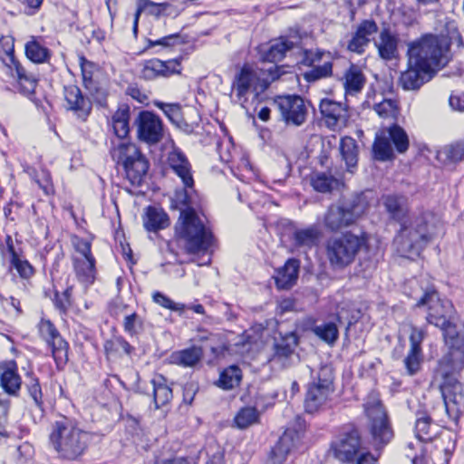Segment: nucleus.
I'll return each instance as SVG.
<instances>
[{
    "instance_id": "nucleus-1",
    "label": "nucleus",
    "mask_w": 464,
    "mask_h": 464,
    "mask_svg": "<svg viewBox=\"0 0 464 464\" xmlns=\"http://www.w3.org/2000/svg\"><path fill=\"white\" fill-rule=\"evenodd\" d=\"M171 206L180 211L175 225V235L188 254L207 252L213 244V234L196 211L198 195L194 184L177 189L171 199Z\"/></svg>"
},
{
    "instance_id": "nucleus-2",
    "label": "nucleus",
    "mask_w": 464,
    "mask_h": 464,
    "mask_svg": "<svg viewBox=\"0 0 464 464\" xmlns=\"http://www.w3.org/2000/svg\"><path fill=\"white\" fill-rule=\"evenodd\" d=\"M48 440L60 459L75 461L86 453L92 434L82 429L76 419L58 415L51 422Z\"/></svg>"
},
{
    "instance_id": "nucleus-3",
    "label": "nucleus",
    "mask_w": 464,
    "mask_h": 464,
    "mask_svg": "<svg viewBox=\"0 0 464 464\" xmlns=\"http://www.w3.org/2000/svg\"><path fill=\"white\" fill-rule=\"evenodd\" d=\"M450 46L448 37L426 34L410 45L409 63L432 73L435 69L444 67L449 63Z\"/></svg>"
},
{
    "instance_id": "nucleus-4",
    "label": "nucleus",
    "mask_w": 464,
    "mask_h": 464,
    "mask_svg": "<svg viewBox=\"0 0 464 464\" xmlns=\"http://www.w3.org/2000/svg\"><path fill=\"white\" fill-rule=\"evenodd\" d=\"M366 192L342 197L326 209L323 224L326 230L338 232L356 224L369 208Z\"/></svg>"
},
{
    "instance_id": "nucleus-5",
    "label": "nucleus",
    "mask_w": 464,
    "mask_h": 464,
    "mask_svg": "<svg viewBox=\"0 0 464 464\" xmlns=\"http://www.w3.org/2000/svg\"><path fill=\"white\" fill-rule=\"evenodd\" d=\"M432 216L430 213L410 218L401 224V229L394 238V245L397 251L404 256H419L431 240L430 219Z\"/></svg>"
},
{
    "instance_id": "nucleus-6",
    "label": "nucleus",
    "mask_w": 464,
    "mask_h": 464,
    "mask_svg": "<svg viewBox=\"0 0 464 464\" xmlns=\"http://www.w3.org/2000/svg\"><path fill=\"white\" fill-rule=\"evenodd\" d=\"M304 372H308L312 379L306 387L304 410L313 414L325 408L334 392V369L329 364H324L314 371L305 365Z\"/></svg>"
},
{
    "instance_id": "nucleus-7",
    "label": "nucleus",
    "mask_w": 464,
    "mask_h": 464,
    "mask_svg": "<svg viewBox=\"0 0 464 464\" xmlns=\"http://www.w3.org/2000/svg\"><path fill=\"white\" fill-rule=\"evenodd\" d=\"M110 154L117 164L122 165L126 177L132 186L141 185L149 170L150 162L135 143L111 140Z\"/></svg>"
},
{
    "instance_id": "nucleus-8",
    "label": "nucleus",
    "mask_w": 464,
    "mask_h": 464,
    "mask_svg": "<svg viewBox=\"0 0 464 464\" xmlns=\"http://www.w3.org/2000/svg\"><path fill=\"white\" fill-rule=\"evenodd\" d=\"M363 235L346 232L326 241V256L333 266L344 267L351 264L358 252L366 245Z\"/></svg>"
},
{
    "instance_id": "nucleus-9",
    "label": "nucleus",
    "mask_w": 464,
    "mask_h": 464,
    "mask_svg": "<svg viewBox=\"0 0 464 464\" xmlns=\"http://www.w3.org/2000/svg\"><path fill=\"white\" fill-rule=\"evenodd\" d=\"M364 411L369 420L371 443L375 451H381L394 436L387 413L380 401L366 402Z\"/></svg>"
},
{
    "instance_id": "nucleus-10",
    "label": "nucleus",
    "mask_w": 464,
    "mask_h": 464,
    "mask_svg": "<svg viewBox=\"0 0 464 464\" xmlns=\"http://www.w3.org/2000/svg\"><path fill=\"white\" fill-rule=\"evenodd\" d=\"M362 440L359 430L354 426L343 428L331 443L334 457L342 463L353 464L360 457Z\"/></svg>"
},
{
    "instance_id": "nucleus-11",
    "label": "nucleus",
    "mask_w": 464,
    "mask_h": 464,
    "mask_svg": "<svg viewBox=\"0 0 464 464\" xmlns=\"http://www.w3.org/2000/svg\"><path fill=\"white\" fill-rule=\"evenodd\" d=\"M416 306H425L427 309V322L438 328L453 319L454 309L452 304L450 301L440 299L438 292L433 288L424 292Z\"/></svg>"
},
{
    "instance_id": "nucleus-12",
    "label": "nucleus",
    "mask_w": 464,
    "mask_h": 464,
    "mask_svg": "<svg viewBox=\"0 0 464 464\" xmlns=\"http://www.w3.org/2000/svg\"><path fill=\"white\" fill-rule=\"evenodd\" d=\"M38 331L40 337L50 348L57 368L63 367L68 361V343L62 337L58 329L49 319H41L38 324Z\"/></svg>"
},
{
    "instance_id": "nucleus-13",
    "label": "nucleus",
    "mask_w": 464,
    "mask_h": 464,
    "mask_svg": "<svg viewBox=\"0 0 464 464\" xmlns=\"http://www.w3.org/2000/svg\"><path fill=\"white\" fill-rule=\"evenodd\" d=\"M274 105L286 125L299 127L305 122L308 111L304 101L300 96H278L274 100Z\"/></svg>"
},
{
    "instance_id": "nucleus-14",
    "label": "nucleus",
    "mask_w": 464,
    "mask_h": 464,
    "mask_svg": "<svg viewBox=\"0 0 464 464\" xmlns=\"http://www.w3.org/2000/svg\"><path fill=\"white\" fill-rule=\"evenodd\" d=\"M262 76L258 70L249 64H244L238 72L236 73L232 82V91L235 92L237 102L244 106L247 102V93L254 92L258 95L261 91Z\"/></svg>"
},
{
    "instance_id": "nucleus-15",
    "label": "nucleus",
    "mask_w": 464,
    "mask_h": 464,
    "mask_svg": "<svg viewBox=\"0 0 464 464\" xmlns=\"http://www.w3.org/2000/svg\"><path fill=\"white\" fill-rule=\"evenodd\" d=\"M298 345V337L295 332L282 335L274 343V353L271 362L283 369L289 368L299 362V354L295 353Z\"/></svg>"
},
{
    "instance_id": "nucleus-16",
    "label": "nucleus",
    "mask_w": 464,
    "mask_h": 464,
    "mask_svg": "<svg viewBox=\"0 0 464 464\" xmlns=\"http://www.w3.org/2000/svg\"><path fill=\"white\" fill-rule=\"evenodd\" d=\"M134 124L137 126L139 140L148 144H156L161 140L162 122L155 113L149 111H140Z\"/></svg>"
},
{
    "instance_id": "nucleus-17",
    "label": "nucleus",
    "mask_w": 464,
    "mask_h": 464,
    "mask_svg": "<svg viewBox=\"0 0 464 464\" xmlns=\"http://www.w3.org/2000/svg\"><path fill=\"white\" fill-rule=\"evenodd\" d=\"M410 329L409 340L411 347L403 362L409 375H414L420 370V365L423 362L421 343L427 335V332L424 328H420L413 324L410 325Z\"/></svg>"
},
{
    "instance_id": "nucleus-18",
    "label": "nucleus",
    "mask_w": 464,
    "mask_h": 464,
    "mask_svg": "<svg viewBox=\"0 0 464 464\" xmlns=\"http://www.w3.org/2000/svg\"><path fill=\"white\" fill-rule=\"evenodd\" d=\"M63 95L66 102V109L73 111L78 119L85 121L92 109L91 101L74 84L64 86Z\"/></svg>"
},
{
    "instance_id": "nucleus-19",
    "label": "nucleus",
    "mask_w": 464,
    "mask_h": 464,
    "mask_svg": "<svg viewBox=\"0 0 464 464\" xmlns=\"http://www.w3.org/2000/svg\"><path fill=\"white\" fill-rule=\"evenodd\" d=\"M167 164L184 186L189 187L194 184L191 164L180 149L174 147L168 153Z\"/></svg>"
},
{
    "instance_id": "nucleus-20",
    "label": "nucleus",
    "mask_w": 464,
    "mask_h": 464,
    "mask_svg": "<svg viewBox=\"0 0 464 464\" xmlns=\"http://www.w3.org/2000/svg\"><path fill=\"white\" fill-rule=\"evenodd\" d=\"M319 110L328 127L334 128L347 121V111L341 102L325 98L321 100Z\"/></svg>"
},
{
    "instance_id": "nucleus-21",
    "label": "nucleus",
    "mask_w": 464,
    "mask_h": 464,
    "mask_svg": "<svg viewBox=\"0 0 464 464\" xmlns=\"http://www.w3.org/2000/svg\"><path fill=\"white\" fill-rule=\"evenodd\" d=\"M179 63L178 60L163 62L159 59H151L145 62L141 73L144 79L152 80L159 76L167 77L179 72Z\"/></svg>"
},
{
    "instance_id": "nucleus-22",
    "label": "nucleus",
    "mask_w": 464,
    "mask_h": 464,
    "mask_svg": "<svg viewBox=\"0 0 464 464\" xmlns=\"http://www.w3.org/2000/svg\"><path fill=\"white\" fill-rule=\"evenodd\" d=\"M398 42V37L392 33L390 28L384 27L373 44L378 50L379 56L384 61H391L397 56Z\"/></svg>"
},
{
    "instance_id": "nucleus-23",
    "label": "nucleus",
    "mask_w": 464,
    "mask_h": 464,
    "mask_svg": "<svg viewBox=\"0 0 464 464\" xmlns=\"http://www.w3.org/2000/svg\"><path fill=\"white\" fill-rule=\"evenodd\" d=\"M0 384L9 395H16L21 388L22 380L14 361L0 365Z\"/></svg>"
},
{
    "instance_id": "nucleus-24",
    "label": "nucleus",
    "mask_w": 464,
    "mask_h": 464,
    "mask_svg": "<svg viewBox=\"0 0 464 464\" xmlns=\"http://www.w3.org/2000/svg\"><path fill=\"white\" fill-rule=\"evenodd\" d=\"M300 261L296 258H289L284 266L278 268L274 276L276 285L279 289H289L298 278Z\"/></svg>"
},
{
    "instance_id": "nucleus-25",
    "label": "nucleus",
    "mask_w": 464,
    "mask_h": 464,
    "mask_svg": "<svg viewBox=\"0 0 464 464\" xmlns=\"http://www.w3.org/2000/svg\"><path fill=\"white\" fill-rule=\"evenodd\" d=\"M297 434L292 430H287L279 438L276 444L272 448L268 459L269 464H283L287 455L295 446V438Z\"/></svg>"
},
{
    "instance_id": "nucleus-26",
    "label": "nucleus",
    "mask_w": 464,
    "mask_h": 464,
    "mask_svg": "<svg viewBox=\"0 0 464 464\" xmlns=\"http://www.w3.org/2000/svg\"><path fill=\"white\" fill-rule=\"evenodd\" d=\"M431 72H424L417 66H411L401 74L399 84L406 91L419 90L426 82L431 78Z\"/></svg>"
},
{
    "instance_id": "nucleus-27",
    "label": "nucleus",
    "mask_w": 464,
    "mask_h": 464,
    "mask_svg": "<svg viewBox=\"0 0 464 464\" xmlns=\"http://www.w3.org/2000/svg\"><path fill=\"white\" fill-rule=\"evenodd\" d=\"M130 107L122 103L119 105L116 111L112 114L111 119V126L114 135L120 140H123L129 136L130 126Z\"/></svg>"
},
{
    "instance_id": "nucleus-28",
    "label": "nucleus",
    "mask_w": 464,
    "mask_h": 464,
    "mask_svg": "<svg viewBox=\"0 0 464 464\" xmlns=\"http://www.w3.org/2000/svg\"><path fill=\"white\" fill-rule=\"evenodd\" d=\"M321 232L315 225L305 228H295L291 236L293 246L296 248L310 249L317 245Z\"/></svg>"
},
{
    "instance_id": "nucleus-29",
    "label": "nucleus",
    "mask_w": 464,
    "mask_h": 464,
    "mask_svg": "<svg viewBox=\"0 0 464 464\" xmlns=\"http://www.w3.org/2000/svg\"><path fill=\"white\" fill-rule=\"evenodd\" d=\"M169 219L167 213L161 208L149 206L145 209L143 226L147 231L157 232L169 227Z\"/></svg>"
},
{
    "instance_id": "nucleus-30",
    "label": "nucleus",
    "mask_w": 464,
    "mask_h": 464,
    "mask_svg": "<svg viewBox=\"0 0 464 464\" xmlns=\"http://www.w3.org/2000/svg\"><path fill=\"white\" fill-rule=\"evenodd\" d=\"M95 258L76 257L73 259V267L77 279L84 285L93 284L96 278Z\"/></svg>"
},
{
    "instance_id": "nucleus-31",
    "label": "nucleus",
    "mask_w": 464,
    "mask_h": 464,
    "mask_svg": "<svg viewBox=\"0 0 464 464\" xmlns=\"http://www.w3.org/2000/svg\"><path fill=\"white\" fill-rule=\"evenodd\" d=\"M343 81L345 94L355 95L362 90L366 79L358 66L351 64L344 72Z\"/></svg>"
},
{
    "instance_id": "nucleus-32",
    "label": "nucleus",
    "mask_w": 464,
    "mask_h": 464,
    "mask_svg": "<svg viewBox=\"0 0 464 464\" xmlns=\"http://www.w3.org/2000/svg\"><path fill=\"white\" fill-rule=\"evenodd\" d=\"M153 401L156 409L167 405L173 398L172 389L168 385L163 375H157L151 380Z\"/></svg>"
},
{
    "instance_id": "nucleus-33",
    "label": "nucleus",
    "mask_w": 464,
    "mask_h": 464,
    "mask_svg": "<svg viewBox=\"0 0 464 464\" xmlns=\"http://www.w3.org/2000/svg\"><path fill=\"white\" fill-rule=\"evenodd\" d=\"M340 153L344 160L347 170L354 172L358 162V145L356 140L351 137H344L340 141Z\"/></svg>"
},
{
    "instance_id": "nucleus-34",
    "label": "nucleus",
    "mask_w": 464,
    "mask_h": 464,
    "mask_svg": "<svg viewBox=\"0 0 464 464\" xmlns=\"http://www.w3.org/2000/svg\"><path fill=\"white\" fill-rule=\"evenodd\" d=\"M383 204L391 218L400 224L408 219L406 218L408 209L405 205L404 198L389 195L384 198Z\"/></svg>"
},
{
    "instance_id": "nucleus-35",
    "label": "nucleus",
    "mask_w": 464,
    "mask_h": 464,
    "mask_svg": "<svg viewBox=\"0 0 464 464\" xmlns=\"http://www.w3.org/2000/svg\"><path fill=\"white\" fill-rule=\"evenodd\" d=\"M439 328L442 331L444 342L450 350H464V334L457 329L452 320Z\"/></svg>"
},
{
    "instance_id": "nucleus-36",
    "label": "nucleus",
    "mask_w": 464,
    "mask_h": 464,
    "mask_svg": "<svg viewBox=\"0 0 464 464\" xmlns=\"http://www.w3.org/2000/svg\"><path fill=\"white\" fill-rule=\"evenodd\" d=\"M203 356V351L200 347L192 346L172 353V361L184 367L195 366Z\"/></svg>"
},
{
    "instance_id": "nucleus-37",
    "label": "nucleus",
    "mask_w": 464,
    "mask_h": 464,
    "mask_svg": "<svg viewBox=\"0 0 464 464\" xmlns=\"http://www.w3.org/2000/svg\"><path fill=\"white\" fill-rule=\"evenodd\" d=\"M310 184L319 193H330L338 185V180L330 173L315 171L311 174Z\"/></svg>"
},
{
    "instance_id": "nucleus-38",
    "label": "nucleus",
    "mask_w": 464,
    "mask_h": 464,
    "mask_svg": "<svg viewBox=\"0 0 464 464\" xmlns=\"http://www.w3.org/2000/svg\"><path fill=\"white\" fill-rule=\"evenodd\" d=\"M373 158L379 161H387L393 158V150L385 131L376 134L372 144Z\"/></svg>"
},
{
    "instance_id": "nucleus-39",
    "label": "nucleus",
    "mask_w": 464,
    "mask_h": 464,
    "mask_svg": "<svg viewBox=\"0 0 464 464\" xmlns=\"http://www.w3.org/2000/svg\"><path fill=\"white\" fill-rule=\"evenodd\" d=\"M241 370L239 367L232 365L221 372L216 384L218 387L225 391H229L237 387L241 382Z\"/></svg>"
},
{
    "instance_id": "nucleus-40",
    "label": "nucleus",
    "mask_w": 464,
    "mask_h": 464,
    "mask_svg": "<svg viewBox=\"0 0 464 464\" xmlns=\"http://www.w3.org/2000/svg\"><path fill=\"white\" fill-rule=\"evenodd\" d=\"M294 46V42L286 37H281L269 47L264 59L271 63L279 62L285 58V53L292 50Z\"/></svg>"
},
{
    "instance_id": "nucleus-41",
    "label": "nucleus",
    "mask_w": 464,
    "mask_h": 464,
    "mask_svg": "<svg viewBox=\"0 0 464 464\" xmlns=\"http://www.w3.org/2000/svg\"><path fill=\"white\" fill-rule=\"evenodd\" d=\"M386 132L390 142H392L399 153H404L408 150L410 141L408 134L403 128L394 123L387 128Z\"/></svg>"
},
{
    "instance_id": "nucleus-42",
    "label": "nucleus",
    "mask_w": 464,
    "mask_h": 464,
    "mask_svg": "<svg viewBox=\"0 0 464 464\" xmlns=\"http://www.w3.org/2000/svg\"><path fill=\"white\" fill-rule=\"evenodd\" d=\"M438 159L444 163H457L464 159V141H457L443 147L438 152Z\"/></svg>"
},
{
    "instance_id": "nucleus-43",
    "label": "nucleus",
    "mask_w": 464,
    "mask_h": 464,
    "mask_svg": "<svg viewBox=\"0 0 464 464\" xmlns=\"http://www.w3.org/2000/svg\"><path fill=\"white\" fill-rule=\"evenodd\" d=\"M434 458L439 464H448L455 449V441L450 436L441 437L435 444Z\"/></svg>"
},
{
    "instance_id": "nucleus-44",
    "label": "nucleus",
    "mask_w": 464,
    "mask_h": 464,
    "mask_svg": "<svg viewBox=\"0 0 464 464\" xmlns=\"http://www.w3.org/2000/svg\"><path fill=\"white\" fill-rule=\"evenodd\" d=\"M432 419L426 412L418 411L415 422L416 438L420 441L431 440L433 434L431 431Z\"/></svg>"
},
{
    "instance_id": "nucleus-45",
    "label": "nucleus",
    "mask_w": 464,
    "mask_h": 464,
    "mask_svg": "<svg viewBox=\"0 0 464 464\" xmlns=\"http://www.w3.org/2000/svg\"><path fill=\"white\" fill-rule=\"evenodd\" d=\"M25 54L30 61L35 63H44L50 56L49 50L42 45L34 37H32V40L26 43Z\"/></svg>"
},
{
    "instance_id": "nucleus-46",
    "label": "nucleus",
    "mask_w": 464,
    "mask_h": 464,
    "mask_svg": "<svg viewBox=\"0 0 464 464\" xmlns=\"http://www.w3.org/2000/svg\"><path fill=\"white\" fill-rule=\"evenodd\" d=\"M313 333L321 340L331 345L334 344L339 337L337 325L333 322L314 326Z\"/></svg>"
},
{
    "instance_id": "nucleus-47",
    "label": "nucleus",
    "mask_w": 464,
    "mask_h": 464,
    "mask_svg": "<svg viewBox=\"0 0 464 464\" xmlns=\"http://www.w3.org/2000/svg\"><path fill=\"white\" fill-rule=\"evenodd\" d=\"M312 68L303 73L307 82H314L321 79L330 77L333 74V63L325 62L322 65H311Z\"/></svg>"
},
{
    "instance_id": "nucleus-48",
    "label": "nucleus",
    "mask_w": 464,
    "mask_h": 464,
    "mask_svg": "<svg viewBox=\"0 0 464 464\" xmlns=\"http://www.w3.org/2000/svg\"><path fill=\"white\" fill-rule=\"evenodd\" d=\"M25 387L29 396L34 401V405L41 411H44L43 392L38 378L34 374H28Z\"/></svg>"
},
{
    "instance_id": "nucleus-49",
    "label": "nucleus",
    "mask_w": 464,
    "mask_h": 464,
    "mask_svg": "<svg viewBox=\"0 0 464 464\" xmlns=\"http://www.w3.org/2000/svg\"><path fill=\"white\" fill-rule=\"evenodd\" d=\"M260 72V75L262 76L261 83V91H266L269 88L270 84L280 79V77L286 73L285 66H278V65H272L269 68L266 70H258Z\"/></svg>"
},
{
    "instance_id": "nucleus-50",
    "label": "nucleus",
    "mask_w": 464,
    "mask_h": 464,
    "mask_svg": "<svg viewBox=\"0 0 464 464\" xmlns=\"http://www.w3.org/2000/svg\"><path fill=\"white\" fill-rule=\"evenodd\" d=\"M374 111L383 119H395L399 113L398 102L392 99H383L373 106Z\"/></svg>"
},
{
    "instance_id": "nucleus-51",
    "label": "nucleus",
    "mask_w": 464,
    "mask_h": 464,
    "mask_svg": "<svg viewBox=\"0 0 464 464\" xmlns=\"http://www.w3.org/2000/svg\"><path fill=\"white\" fill-rule=\"evenodd\" d=\"M84 87L86 90H88L91 96L99 106L103 108L107 107L108 92L106 88L102 86L95 80L87 81L86 84H84Z\"/></svg>"
},
{
    "instance_id": "nucleus-52",
    "label": "nucleus",
    "mask_w": 464,
    "mask_h": 464,
    "mask_svg": "<svg viewBox=\"0 0 464 464\" xmlns=\"http://www.w3.org/2000/svg\"><path fill=\"white\" fill-rule=\"evenodd\" d=\"M258 420V413L253 407L242 408L235 417V423L239 429H246L256 423Z\"/></svg>"
},
{
    "instance_id": "nucleus-53",
    "label": "nucleus",
    "mask_w": 464,
    "mask_h": 464,
    "mask_svg": "<svg viewBox=\"0 0 464 464\" xmlns=\"http://www.w3.org/2000/svg\"><path fill=\"white\" fill-rule=\"evenodd\" d=\"M124 331L130 336H135L143 331V319L137 314H128L123 319Z\"/></svg>"
},
{
    "instance_id": "nucleus-54",
    "label": "nucleus",
    "mask_w": 464,
    "mask_h": 464,
    "mask_svg": "<svg viewBox=\"0 0 464 464\" xmlns=\"http://www.w3.org/2000/svg\"><path fill=\"white\" fill-rule=\"evenodd\" d=\"M8 249L12 256L11 263L13 266L17 270L21 277L29 278L34 274L33 266L28 261L19 258L12 245L8 246Z\"/></svg>"
},
{
    "instance_id": "nucleus-55",
    "label": "nucleus",
    "mask_w": 464,
    "mask_h": 464,
    "mask_svg": "<svg viewBox=\"0 0 464 464\" xmlns=\"http://www.w3.org/2000/svg\"><path fill=\"white\" fill-rule=\"evenodd\" d=\"M379 27L373 19H364L356 27L355 33L370 44L372 37L378 33Z\"/></svg>"
},
{
    "instance_id": "nucleus-56",
    "label": "nucleus",
    "mask_w": 464,
    "mask_h": 464,
    "mask_svg": "<svg viewBox=\"0 0 464 464\" xmlns=\"http://www.w3.org/2000/svg\"><path fill=\"white\" fill-rule=\"evenodd\" d=\"M152 300L159 305L170 311L179 312V314L183 313L186 308L184 304L176 303L172 301L169 296L159 291L153 293Z\"/></svg>"
},
{
    "instance_id": "nucleus-57",
    "label": "nucleus",
    "mask_w": 464,
    "mask_h": 464,
    "mask_svg": "<svg viewBox=\"0 0 464 464\" xmlns=\"http://www.w3.org/2000/svg\"><path fill=\"white\" fill-rule=\"evenodd\" d=\"M460 389L461 385L459 383H455L452 387L445 386L441 388L442 397L447 411L450 409V403L455 405L460 403L462 396L460 394H457V392L460 391Z\"/></svg>"
},
{
    "instance_id": "nucleus-58",
    "label": "nucleus",
    "mask_w": 464,
    "mask_h": 464,
    "mask_svg": "<svg viewBox=\"0 0 464 464\" xmlns=\"http://www.w3.org/2000/svg\"><path fill=\"white\" fill-rule=\"evenodd\" d=\"M443 361L453 372L461 371L464 368V350H450Z\"/></svg>"
},
{
    "instance_id": "nucleus-59",
    "label": "nucleus",
    "mask_w": 464,
    "mask_h": 464,
    "mask_svg": "<svg viewBox=\"0 0 464 464\" xmlns=\"http://www.w3.org/2000/svg\"><path fill=\"white\" fill-rule=\"evenodd\" d=\"M157 107L161 109L165 115L174 123L179 124L182 121L181 106L179 103L156 102Z\"/></svg>"
},
{
    "instance_id": "nucleus-60",
    "label": "nucleus",
    "mask_w": 464,
    "mask_h": 464,
    "mask_svg": "<svg viewBox=\"0 0 464 464\" xmlns=\"http://www.w3.org/2000/svg\"><path fill=\"white\" fill-rule=\"evenodd\" d=\"M180 39L181 35L179 34H169L158 40L148 39L147 48H152L158 45L162 46L164 48L174 46L175 44L183 43V41H181Z\"/></svg>"
},
{
    "instance_id": "nucleus-61",
    "label": "nucleus",
    "mask_w": 464,
    "mask_h": 464,
    "mask_svg": "<svg viewBox=\"0 0 464 464\" xmlns=\"http://www.w3.org/2000/svg\"><path fill=\"white\" fill-rule=\"evenodd\" d=\"M72 288H66L63 293L56 292L54 295V305L61 313H66L71 305Z\"/></svg>"
},
{
    "instance_id": "nucleus-62",
    "label": "nucleus",
    "mask_w": 464,
    "mask_h": 464,
    "mask_svg": "<svg viewBox=\"0 0 464 464\" xmlns=\"http://www.w3.org/2000/svg\"><path fill=\"white\" fill-rule=\"evenodd\" d=\"M368 45L369 44L354 32L348 41L347 50L357 54H362Z\"/></svg>"
},
{
    "instance_id": "nucleus-63",
    "label": "nucleus",
    "mask_w": 464,
    "mask_h": 464,
    "mask_svg": "<svg viewBox=\"0 0 464 464\" xmlns=\"http://www.w3.org/2000/svg\"><path fill=\"white\" fill-rule=\"evenodd\" d=\"M80 66L82 74L83 85L86 84L87 81L94 80L93 72L96 69V64L91 61H88L84 56L80 57Z\"/></svg>"
},
{
    "instance_id": "nucleus-64",
    "label": "nucleus",
    "mask_w": 464,
    "mask_h": 464,
    "mask_svg": "<svg viewBox=\"0 0 464 464\" xmlns=\"http://www.w3.org/2000/svg\"><path fill=\"white\" fill-rule=\"evenodd\" d=\"M5 64L9 68L12 74L15 76L17 80L28 73L14 56H10L9 61H5Z\"/></svg>"
}]
</instances>
